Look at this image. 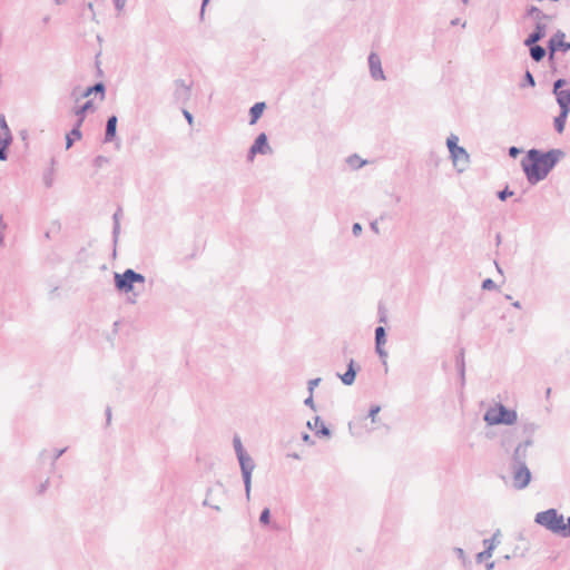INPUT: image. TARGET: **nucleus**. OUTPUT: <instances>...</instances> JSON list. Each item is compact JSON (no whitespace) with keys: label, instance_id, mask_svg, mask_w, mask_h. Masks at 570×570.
<instances>
[{"label":"nucleus","instance_id":"obj_13","mask_svg":"<svg viewBox=\"0 0 570 570\" xmlns=\"http://www.w3.org/2000/svg\"><path fill=\"white\" fill-rule=\"evenodd\" d=\"M547 35V24L542 21H537L534 30L524 39L523 45H534L539 42Z\"/></svg>","mask_w":570,"mask_h":570},{"label":"nucleus","instance_id":"obj_18","mask_svg":"<svg viewBox=\"0 0 570 570\" xmlns=\"http://www.w3.org/2000/svg\"><path fill=\"white\" fill-rule=\"evenodd\" d=\"M265 108H266V104L263 101L256 102L250 107V109H249V117H250L249 124L250 125H254L257 122V120L262 117Z\"/></svg>","mask_w":570,"mask_h":570},{"label":"nucleus","instance_id":"obj_37","mask_svg":"<svg viewBox=\"0 0 570 570\" xmlns=\"http://www.w3.org/2000/svg\"><path fill=\"white\" fill-rule=\"evenodd\" d=\"M482 289L484 291H491L497 288V284L491 278H487L482 282Z\"/></svg>","mask_w":570,"mask_h":570},{"label":"nucleus","instance_id":"obj_41","mask_svg":"<svg viewBox=\"0 0 570 570\" xmlns=\"http://www.w3.org/2000/svg\"><path fill=\"white\" fill-rule=\"evenodd\" d=\"M559 534L563 538L570 537V517L567 519V523L563 522V529Z\"/></svg>","mask_w":570,"mask_h":570},{"label":"nucleus","instance_id":"obj_1","mask_svg":"<svg viewBox=\"0 0 570 570\" xmlns=\"http://www.w3.org/2000/svg\"><path fill=\"white\" fill-rule=\"evenodd\" d=\"M563 157L564 151L561 149L542 151L540 149L532 148L527 151L525 156L521 160V167L528 181L531 185H534L543 180Z\"/></svg>","mask_w":570,"mask_h":570},{"label":"nucleus","instance_id":"obj_6","mask_svg":"<svg viewBox=\"0 0 570 570\" xmlns=\"http://www.w3.org/2000/svg\"><path fill=\"white\" fill-rule=\"evenodd\" d=\"M512 474V485L515 490L525 489L532 479V473L527 464L510 465Z\"/></svg>","mask_w":570,"mask_h":570},{"label":"nucleus","instance_id":"obj_60","mask_svg":"<svg viewBox=\"0 0 570 570\" xmlns=\"http://www.w3.org/2000/svg\"><path fill=\"white\" fill-rule=\"evenodd\" d=\"M46 455H47V451H46V450H43V451L40 453V459H45V458H46Z\"/></svg>","mask_w":570,"mask_h":570},{"label":"nucleus","instance_id":"obj_43","mask_svg":"<svg viewBox=\"0 0 570 570\" xmlns=\"http://www.w3.org/2000/svg\"><path fill=\"white\" fill-rule=\"evenodd\" d=\"M375 350L380 358L383 360V363L386 364L385 358L387 357V352L383 348V345H375Z\"/></svg>","mask_w":570,"mask_h":570},{"label":"nucleus","instance_id":"obj_51","mask_svg":"<svg viewBox=\"0 0 570 570\" xmlns=\"http://www.w3.org/2000/svg\"><path fill=\"white\" fill-rule=\"evenodd\" d=\"M114 2H115V8L118 11H121L124 9V7L126 6L127 0H115Z\"/></svg>","mask_w":570,"mask_h":570},{"label":"nucleus","instance_id":"obj_55","mask_svg":"<svg viewBox=\"0 0 570 570\" xmlns=\"http://www.w3.org/2000/svg\"><path fill=\"white\" fill-rule=\"evenodd\" d=\"M494 567H495V562L494 561H490V562L485 563V569L487 570H493Z\"/></svg>","mask_w":570,"mask_h":570},{"label":"nucleus","instance_id":"obj_24","mask_svg":"<svg viewBox=\"0 0 570 570\" xmlns=\"http://www.w3.org/2000/svg\"><path fill=\"white\" fill-rule=\"evenodd\" d=\"M525 16L527 17H532L534 18L537 21H542V20H549L551 19L550 16L546 14L544 12H542V10H540L538 7L535 6H531L527 9V12H525Z\"/></svg>","mask_w":570,"mask_h":570},{"label":"nucleus","instance_id":"obj_33","mask_svg":"<svg viewBox=\"0 0 570 570\" xmlns=\"http://www.w3.org/2000/svg\"><path fill=\"white\" fill-rule=\"evenodd\" d=\"M493 554L492 551L488 550V549H484L483 551L479 552L476 554V562L480 563V562H483L484 560L491 558Z\"/></svg>","mask_w":570,"mask_h":570},{"label":"nucleus","instance_id":"obj_34","mask_svg":"<svg viewBox=\"0 0 570 570\" xmlns=\"http://www.w3.org/2000/svg\"><path fill=\"white\" fill-rule=\"evenodd\" d=\"M271 521V511L268 508H265L259 515V522L262 524H268Z\"/></svg>","mask_w":570,"mask_h":570},{"label":"nucleus","instance_id":"obj_42","mask_svg":"<svg viewBox=\"0 0 570 570\" xmlns=\"http://www.w3.org/2000/svg\"><path fill=\"white\" fill-rule=\"evenodd\" d=\"M67 451V448L55 450L52 458H51V465L55 466L56 461Z\"/></svg>","mask_w":570,"mask_h":570},{"label":"nucleus","instance_id":"obj_57","mask_svg":"<svg viewBox=\"0 0 570 570\" xmlns=\"http://www.w3.org/2000/svg\"><path fill=\"white\" fill-rule=\"evenodd\" d=\"M7 225L3 223V218H2V215H0V230L6 228Z\"/></svg>","mask_w":570,"mask_h":570},{"label":"nucleus","instance_id":"obj_11","mask_svg":"<svg viewBox=\"0 0 570 570\" xmlns=\"http://www.w3.org/2000/svg\"><path fill=\"white\" fill-rule=\"evenodd\" d=\"M94 108V104L91 100L86 101L82 106L78 107L75 110V115L78 117L77 122L71 129V135L76 136L77 139L81 138L80 127L85 120L86 114Z\"/></svg>","mask_w":570,"mask_h":570},{"label":"nucleus","instance_id":"obj_48","mask_svg":"<svg viewBox=\"0 0 570 570\" xmlns=\"http://www.w3.org/2000/svg\"><path fill=\"white\" fill-rule=\"evenodd\" d=\"M183 115L187 122L191 126L194 124V116L187 109H183Z\"/></svg>","mask_w":570,"mask_h":570},{"label":"nucleus","instance_id":"obj_14","mask_svg":"<svg viewBox=\"0 0 570 570\" xmlns=\"http://www.w3.org/2000/svg\"><path fill=\"white\" fill-rule=\"evenodd\" d=\"M117 122H118L117 116L111 115L110 117H108L107 122H106L105 138H104L105 142H111L115 140L116 135H117Z\"/></svg>","mask_w":570,"mask_h":570},{"label":"nucleus","instance_id":"obj_38","mask_svg":"<svg viewBox=\"0 0 570 570\" xmlns=\"http://www.w3.org/2000/svg\"><path fill=\"white\" fill-rule=\"evenodd\" d=\"M109 163V159L105 156H97L95 159H94V166L97 167V168H100L102 167L105 164H108Z\"/></svg>","mask_w":570,"mask_h":570},{"label":"nucleus","instance_id":"obj_35","mask_svg":"<svg viewBox=\"0 0 570 570\" xmlns=\"http://www.w3.org/2000/svg\"><path fill=\"white\" fill-rule=\"evenodd\" d=\"M567 85V80L563 78H559L553 82V94L562 91V87Z\"/></svg>","mask_w":570,"mask_h":570},{"label":"nucleus","instance_id":"obj_19","mask_svg":"<svg viewBox=\"0 0 570 570\" xmlns=\"http://www.w3.org/2000/svg\"><path fill=\"white\" fill-rule=\"evenodd\" d=\"M556 99L560 109L570 111V88L557 92Z\"/></svg>","mask_w":570,"mask_h":570},{"label":"nucleus","instance_id":"obj_47","mask_svg":"<svg viewBox=\"0 0 570 570\" xmlns=\"http://www.w3.org/2000/svg\"><path fill=\"white\" fill-rule=\"evenodd\" d=\"M521 151L522 150L520 148H518L515 146H512V147L509 148V156L511 158H517L521 154Z\"/></svg>","mask_w":570,"mask_h":570},{"label":"nucleus","instance_id":"obj_49","mask_svg":"<svg viewBox=\"0 0 570 570\" xmlns=\"http://www.w3.org/2000/svg\"><path fill=\"white\" fill-rule=\"evenodd\" d=\"M304 404L308 407H311L312 410H316L315 407V403H314V400H313V394L309 393V396L304 401Z\"/></svg>","mask_w":570,"mask_h":570},{"label":"nucleus","instance_id":"obj_16","mask_svg":"<svg viewBox=\"0 0 570 570\" xmlns=\"http://www.w3.org/2000/svg\"><path fill=\"white\" fill-rule=\"evenodd\" d=\"M307 426L312 430L315 429V434L317 436H330L331 435L330 429L324 424V422L322 421V419L320 416L314 417V425H312L311 422H307Z\"/></svg>","mask_w":570,"mask_h":570},{"label":"nucleus","instance_id":"obj_36","mask_svg":"<svg viewBox=\"0 0 570 570\" xmlns=\"http://www.w3.org/2000/svg\"><path fill=\"white\" fill-rule=\"evenodd\" d=\"M380 411H381V406L380 405H372L371 406L367 416L372 420L373 423L376 422V415L379 414Z\"/></svg>","mask_w":570,"mask_h":570},{"label":"nucleus","instance_id":"obj_2","mask_svg":"<svg viewBox=\"0 0 570 570\" xmlns=\"http://www.w3.org/2000/svg\"><path fill=\"white\" fill-rule=\"evenodd\" d=\"M233 445L237 460L239 462L246 498L247 500H249L252 489V473L255 469V462L252 459V456L245 451L242 440L238 435H235L233 438Z\"/></svg>","mask_w":570,"mask_h":570},{"label":"nucleus","instance_id":"obj_56","mask_svg":"<svg viewBox=\"0 0 570 570\" xmlns=\"http://www.w3.org/2000/svg\"><path fill=\"white\" fill-rule=\"evenodd\" d=\"M209 0H203L202 2V10H200V17L204 16V9H205V6L208 3Z\"/></svg>","mask_w":570,"mask_h":570},{"label":"nucleus","instance_id":"obj_4","mask_svg":"<svg viewBox=\"0 0 570 570\" xmlns=\"http://www.w3.org/2000/svg\"><path fill=\"white\" fill-rule=\"evenodd\" d=\"M115 287L121 293H130L134 289L135 283L144 284L146 278L142 274L137 273L131 268H127L124 273H115L114 275Z\"/></svg>","mask_w":570,"mask_h":570},{"label":"nucleus","instance_id":"obj_30","mask_svg":"<svg viewBox=\"0 0 570 570\" xmlns=\"http://www.w3.org/2000/svg\"><path fill=\"white\" fill-rule=\"evenodd\" d=\"M458 141H459V137H458V136H455V135H453V134H451V135L448 137V139H446V146H448V148H449V151H450V153H452V150H454V149H455V147H460V146L458 145Z\"/></svg>","mask_w":570,"mask_h":570},{"label":"nucleus","instance_id":"obj_45","mask_svg":"<svg viewBox=\"0 0 570 570\" xmlns=\"http://www.w3.org/2000/svg\"><path fill=\"white\" fill-rule=\"evenodd\" d=\"M320 382H321L320 377H316V379H313V380L308 381V383H307L308 384V392L311 394H313L314 389L320 384Z\"/></svg>","mask_w":570,"mask_h":570},{"label":"nucleus","instance_id":"obj_15","mask_svg":"<svg viewBox=\"0 0 570 570\" xmlns=\"http://www.w3.org/2000/svg\"><path fill=\"white\" fill-rule=\"evenodd\" d=\"M360 370V366L355 365L354 360H351L347 364V370L344 374H338L340 379L342 380L343 384L345 385H352L355 381L356 373Z\"/></svg>","mask_w":570,"mask_h":570},{"label":"nucleus","instance_id":"obj_9","mask_svg":"<svg viewBox=\"0 0 570 570\" xmlns=\"http://www.w3.org/2000/svg\"><path fill=\"white\" fill-rule=\"evenodd\" d=\"M533 445V440H523L513 450L510 465L527 464L528 450Z\"/></svg>","mask_w":570,"mask_h":570},{"label":"nucleus","instance_id":"obj_17","mask_svg":"<svg viewBox=\"0 0 570 570\" xmlns=\"http://www.w3.org/2000/svg\"><path fill=\"white\" fill-rule=\"evenodd\" d=\"M530 50V57L533 61L540 62L543 60V58L547 55V49L542 46L538 45V42H534V45H524Z\"/></svg>","mask_w":570,"mask_h":570},{"label":"nucleus","instance_id":"obj_23","mask_svg":"<svg viewBox=\"0 0 570 570\" xmlns=\"http://www.w3.org/2000/svg\"><path fill=\"white\" fill-rule=\"evenodd\" d=\"M569 112L568 110L560 109V114L554 118L553 125L557 132H563Z\"/></svg>","mask_w":570,"mask_h":570},{"label":"nucleus","instance_id":"obj_59","mask_svg":"<svg viewBox=\"0 0 570 570\" xmlns=\"http://www.w3.org/2000/svg\"><path fill=\"white\" fill-rule=\"evenodd\" d=\"M512 305H513V307H515V308H521V304H520V302H519V301H515Z\"/></svg>","mask_w":570,"mask_h":570},{"label":"nucleus","instance_id":"obj_32","mask_svg":"<svg viewBox=\"0 0 570 570\" xmlns=\"http://www.w3.org/2000/svg\"><path fill=\"white\" fill-rule=\"evenodd\" d=\"M347 161L351 166H356V168H361L362 166H364L366 164V161L361 160L357 155L350 156Z\"/></svg>","mask_w":570,"mask_h":570},{"label":"nucleus","instance_id":"obj_63","mask_svg":"<svg viewBox=\"0 0 570 570\" xmlns=\"http://www.w3.org/2000/svg\"><path fill=\"white\" fill-rule=\"evenodd\" d=\"M452 24H458L459 23V19H454L451 21Z\"/></svg>","mask_w":570,"mask_h":570},{"label":"nucleus","instance_id":"obj_40","mask_svg":"<svg viewBox=\"0 0 570 570\" xmlns=\"http://www.w3.org/2000/svg\"><path fill=\"white\" fill-rule=\"evenodd\" d=\"M210 492H212V490H210V489H208V491H207V497H206V499L204 500L203 504H204L205 507H210L212 509H214V510H216V511H220V507H219V505L214 504V503H212V502L209 501V494H210Z\"/></svg>","mask_w":570,"mask_h":570},{"label":"nucleus","instance_id":"obj_21","mask_svg":"<svg viewBox=\"0 0 570 570\" xmlns=\"http://www.w3.org/2000/svg\"><path fill=\"white\" fill-rule=\"evenodd\" d=\"M106 87L104 82H96L94 86L88 87L81 97H89L91 94L100 95L101 100L105 98Z\"/></svg>","mask_w":570,"mask_h":570},{"label":"nucleus","instance_id":"obj_29","mask_svg":"<svg viewBox=\"0 0 570 570\" xmlns=\"http://www.w3.org/2000/svg\"><path fill=\"white\" fill-rule=\"evenodd\" d=\"M525 86H530V87L535 86L534 77L529 70L525 71L524 77H523V82L521 83V87H525Z\"/></svg>","mask_w":570,"mask_h":570},{"label":"nucleus","instance_id":"obj_27","mask_svg":"<svg viewBox=\"0 0 570 570\" xmlns=\"http://www.w3.org/2000/svg\"><path fill=\"white\" fill-rule=\"evenodd\" d=\"M500 535H501V531L498 529V530L493 533L492 538H490V539H484V540H483V546H484V548L493 552V551H494V549H495V547H497V544H499V542H500V541H499V537H500Z\"/></svg>","mask_w":570,"mask_h":570},{"label":"nucleus","instance_id":"obj_22","mask_svg":"<svg viewBox=\"0 0 570 570\" xmlns=\"http://www.w3.org/2000/svg\"><path fill=\"white\" fill-rule=\"evenodd\" d=\"M455 365L459 372L462 384H464L465 380V362H464V350L460 348L459 354L455 357Z\"/></svg>","mask_w":570,"mask_h":570},{"label":"nucleus","instance_id":"obj_46","mask_svg":"<svg viewBox=\"0 0 570 570\" xmlns=\"http://www.w3.org/2000/svg\"><path fill=\"white\" fill-rule=\"evenodd\" d=\"M75 140H78L76 136H72L71 131L68 132L66 136V148L69 149L73 145Z\"/></svg>","mask_w":570,"mask_h":570},{"label":"nucleus","instance_id":"obj_26","mask_svg":"<svg viewBox=\"0 0 570 570\" xmlns=\"http://www.w3.org/2000/svg\"><path fill=\"white\" fill-rule=\"evenodd\" d=\"M538 424L533 422H525L522 424V434L524 440H533V434L538 430Z\"/></svg>","mask_w":570,"mask_h":570},{"label":"nucleus","instance_id":"obj_28","mask_svg":"<svg viewBox=\"0 0 570 570\" xmlns=\"http://www.w3.org/2000/svg\"><path fill=\"white\" fill-rule=\"evenodd\" d=\"M386 343V332L382 326L375 328V345H384Z\"/></svg>","mask_w":570,"mask_h":570},{"label":"nucleus","instance_id":"obj_8","mask_svg":"<svg viewBox=\"0 0 570 570\" xmlns=\"http://www.w3.org/2000/svg\"><path fill=\"white\" fill-rule=\"evenodd\" d=\"M566 35L561 30H558L548 41L549 56L552 59L558 50L567 52L570 50V42L564 40Z\"/></svg>","mask_w":570,"mask_h":570},{"label":"nucleus","instance_id":"obj_62","mask_svg":"<svg viewBox=\"0 0 570 570\" xmlns=\"http://www.w3.org/2000/svg\"><path fill=\"white\" fill-rule=\"evenodd\" d=\"M88 8L94 12V4L91 2L88 3Z\"/></svg>","mask_w":570,"mask_h":570},{"label":"nucleus","instance_id":"obj_50","mask_svg":"<svg viewBox=\"0 0 570 570\" xmlns=\"http://www.w3.org/2000/svg\"><path fill=\"white\" fill-rule=\"evenodd\" d=\"M352 233L354 236H358L362 233V226L360 223H354L352 226Z\"/></svg>","mask_w":570,"mask_h":570},{"label":"nucleus","instance_id":"obj_25","mask_svg":"<svg viewBox=\"0 0 570 570\" xmlns=\"http://www.w3.org/2000/svg\"><path fill=\"white\" fill-rule=\"evenodd\" d=\"M121 215H122V210H121V208H118L112 216V219H114L112 238H114L115 244L117 243L119 234H120V217H121Z\"/></svg>","mask_w":570,"mask_h":570},{"label":"nucleus","instance_id":"obj_3","mask_svg":"<svg viewBox=\"0 0 570 570\" xmlns=\"http://www.w3.org/2000/svg\"><path fill=\"white\" fill-rule=\"evenodd\" d=\"M488 425H512L518 420V414L514 410L508 409L501 403L491 406L483 416Z\"/></svg>","mask_w":570,"mask_h":570},{"label":"nucleus","instance_id":"obj_39","mask_svg":"<svg viewBox=\"0 0 570 570\" xmlns=\"http://www.w3.org/2000/svg\"><path fill=\"white\" fill-rule=\"evenodd\" d=\"M513 191L509 189V187H505L504 189L500 190L498 193V198L502 202H504L508 197L512 196Z\"/></svg>","mask_w":570,"mask_h":570},{"label":"nucleus","instance_id":"obj_44","mask_svg":"<svg viewBox=\"0 0 570 570\" xmlns=\"http://www.w3.org/2000/svg\"><path fill=\"white\" fill-rule=\"evenodd\" d=\"M454 553L456 554V557L463 562L465 563L466 561V554L464 552V550L462 548H454Z\"/></svg>","mask_w":570,"mask_h":570},{"label":"nucleus","instance_id":"obj_52","mask_svg":"<svg viewBox=\"0 0 570 570\" xmlns=\"http://www.w3.org/2000/svg\"><path fill=\"white\" fill-rule=\"evenodd\" d=\"M48 485H49V480L47 479L45 482H42L38 489V493L39 494H42L47 489H48Z\"/></svg>","mask_w":570,"mask_h":570},{"label":"nucleus","instance_id":"obj_10","mask_svg":"<svg viewBox=\"0 0 570 570\" xmlns=\"http://www.w3.org/2000/svg\"><path fill=\"white\" fill-rule=\"evenodd\" d=\"M269 153H272V149L268 145L267 136L265 132H261L250 146L247 158L253 160L256 154L267 155Z\"/></svg>","mask_w":570,"mask_h":570},{"label":"nucleus","instance_id":"obj_61","mask_svg":"<svg viewBox=\"0 0 570 570\" xmlns=\"http://www.w3.org/2000/svg\"><path fill=\"white\" fill-rule=\"evenodd\" d=\"M289 456L293 458V459H299L297 453L289 454Z\"/></svg>","mask_w":570,"mask_h":570},{"label":"nucleus","instance_id":"obj_20","mask_svg":"<svg viewBox=\"0 0 570 570\" xmlns=\"http://www.w3.org/2000/svg\"><path fill=\"white\" fill-rule=\"evenodd\" d=\"M450 156L453 160V163L456 165L458 163H469V154L463 147H455L452 153H450Z\"/></svg>","mask_w":570,"mask_h":570},{"label":"nucleus","instance_id":"obj_54","mask_svg":"<svg viewBox=\"0 0 570 570\" xmlns=\"http://www.w3.org/2000/svg\"><path fill=\"white\" fill-rule=\"evenodd\" d=\"M106 420L107 424H109L111 420V409L109 406L106 409Z\"/></svg>","mask_w":570,"mask_h":570},{"label":"nucleus","instance_id":"obj_53","mask_svg":"<svg viewBox=\"0 0 570 570\" xmlns=\"http://www.w3.org/2000/svg\"><path fill=\"white\" fill-rule=\"evenodd\" d=\"M371 229L375 233V234H379L380 230H379V226H377V222H372L371 225H370Z\"/></svg>","mask_w":570,"mask_h":570},{"label":"nucleus","instance_id":"obj_5","mask_svg":"<svg viewBox=\"0 0 570 570\" xmlns=\"http://www.w3.org/2000/svg\"><path fill=\"white\" fill-rule=\"evenodd\" d=\"M534 521L557 534L563 529V515L559 514L556 509H548L537 513Z\"/></svg>","mask_w":570,"mask_h":570},{"label":"nucleus","instance_id":"obj_12","mask_svg":"<svg viewBox=\"0 0 570 570\" xmlns=\"http://www.w3.org/2000/svg\"><path fill=\"white\" fill-rule=\"evenodd\" d=\"M368 66H370V72H371V76L373 79H375V80L385 79L384 72L382 69V65H381V59L376 53H374V52L370 53Z\"/></svg>","mask_w":570,"mask_h":570},{"label":"nucleus","instance_id":"obj_31","mask_svg":"<svg viewBox=\"0 0 570 570\" xmlns=\"http://www.w3.org/2000/svg\"><path fill=\"white\" fill-rule=\"evenodd\" d=\"M0 129L2 130L1 136L7 137L8 134H11V130L7 124L6 117L3 114H0Z\"/></svg>","mask_w":570,"mask_h":570},{"label":"nucleus","instance_id":"obj_64","mask_svg":"<svg viewBox=\"0 0 570 570\" xmlns=\"http://www.w3.org/2000/svg\"><path fill=\"white\" fill-rule=\"evenodd\" d=\"M497 242L498 244L501 242V236L499 234L497 235Z\"/></svg>","mask_w":570,"mask_h":570},{"label":"nucleus","instance_id":"obj_7","mask_svg":"<svg viewBox=\"0 0 570 570\" xmlns=\"http://www.w3.org/2000/svg\"><path fill=\"white\" fill-rule=\"evenodd\" d=\"M191 82L187 83L183 79H177L174 81V99L177 104L185 106L189 101L191 97Z\"/></svg>","mask_w":570,"mask_h":570},{"label":"nucleus","instance_id":"obj_58","mask_svg":"<svg viewBox=\"0 0 570 570\" xmlns=\"http://www.w3.org/2000/svg\"><path fill=\"white\" fill-rule=\"evenodd\" d=\"M302 439L305 442H309L311 441V436L307 433L303 434Z\"/></svg>","mask_w":570,"mask_h":570}]
</instances>
